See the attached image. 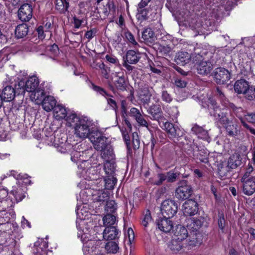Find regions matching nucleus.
Masks as SVG:
<instances>
[{
    "label": "nucleus",
    "mask_w": 255,
    "mask_h": 255,
    "mask_svg": "<svg viewBox=\"0 0 255 255\" xmlns=\"http://www.w3.org/2000/svg\"><path fill=\"white\" fill-rule=\"evenodd\" d=\"M232 169L228 163L222 164L218 167V174L221 178H226L230 175V172Z\"/></svg>",
    "instance_id": "8fccbe9b"
},
{
    "label": "nucleus",
    "mask_w": 255,
    "mask_h": 255,
    "mask_svg": "<svg viewBox=\"0 0 255 255\" xmlns=\"http://www.w3.org/2000/svg\"><path fill=\"white\" fill-rule=\"evenodd\" d=\"M105 98L107 100V104L109 106L110 109L114 111L117 113L118 111V106L114 96L109 93L108 96H106Z\"/></svg>",
    "instance_id": "de8ad7c7"
},
{
    "label": "nucleus",
    "mask_w": 255,
    "mask_h": 255,
    "mask_svg": "<svg viewBox=\"0 0 255 255\" xmlns=\"http://www.w3.org/2000/svg\"><path fill=\"white\" fill-rule=\"evenodd\" d=\"M255 168V166L253 163H252V161L249 160L248 164L244 168L245 171L241 178H250Z\"/></svg>",
    "instance_id": "052dcab7"
},
{
    "label": "nucleus",
    "mask_w": 255,
    "mask_h": 255,
    "mask_svg": "<svg viewBox=\"0 0 255 255\" xmlns=\"http://www.w3.org/2000/svg\"><path fill=\"white\" fill-rule=\"evenodd\" d=\"M96 242L93 240H88L83 243V250L87 255H92L96 249Z\"/></svg>",
    "instance_id": "c9c22d12"
},
{
    "label": "nucleus",
    "mask_w": 255,
    "mask_h": 255,
    "mask_svg": "<svg viewBox=\"0 0 255 255\" xmlns=\"http://www.w3.org/2000/svg\"><path fill=\"white\" fill-rule=\"evenodd\" d=\"M151 96V94L148 89H143L140 92L138 96L139 100L144 107L149 106Z\"/></svg>",
    "instance_id": "f704fd0d"
},
{
    "label": "nucleus",
    "mask_w": 255,
    "mask_h": 255,
    "mask_svg": "<svg viewBox=\"0 0 255 255\" xmlns=\"http://www.w3.org/2000/svg\"><path fill=\"white\" fill-rule=\"evenodd\" d=\"M209 153L206 149L198 148L197 153H193V156L200 162L205 164H209Z\"/></svg>",
    "instance_id": "473e14b6"
},
{
    "label": "nucleus",
    "mask_w": 255,
    "mask_h": 255,
    "mask_svg": "<svg viewBox=\"0 0 255 255\" xmlns=\"http://www.w3.org/2000/svg\"><path fill=\"white\" fill-rule=\"evenodd\" d=\"M170 219L163 216L159 218L156 224L158 229L163 232L169 233L173 229V223Z\"/></svg>",
    "instance_id": "6ab92c4d"
},
{
    "label": "nucleus",
    "mask_w": 255,
    "mask_h": 255,
    "mask_svg": "<svg viewBox=\"0 0 255 255\" xmlns=\"http://www.w3.org/2000/svg\"><path fill=\"white\" fill-rule=\"evenodd\" d=\"M218 225L220 232L222 234L225 233L226 221L224 214L222 211H219L218 213Z\"/></svg>",
    "instance_id": "37998d69"
},
{
    "label": "nucleus",
    "mask_w": 255,
    "mask_h": 255,
    "mask_svg": "<svg viewBox=\"0 0 255 255\" xmlns=\"http://www.w3.org/2000/svg\"><path fill=\"white\" fill-rule=\"evenodd\" d=\"M114 86L119 92H129V95L127 98L131 102L134 100V90L132 87H129L128 81L126 80L125 76L119 77L117 80L114 82Z\"/></svg>",
    "instance_id": "0eeeda50"
},
{
    "label": "nucleus",
    "mask_w": 255,
    "mask_h": 255,
    "mask_svg": "<svg viewBox=\"0 0 255 255\" xmlns=\"http://www.w3.org/2000/svg\"><path fill=\"white\" fill-rule=\"evenodd\" d=\"M53 110V113H54V116L57 119L60 120L62 117H63L64 115V108L62 106L60 105H56L54 108Z\"/></svg>",
    "instance_id": "680f3d73"
},
{
    "label": "nucleus",
    "mask_w": 255,
    "mask_h": 255,
    "mask_svg": "<svg viewBox=\"0 0 255 255\" xmlns=\"http://www.w3.org/2000/svg\"><path fill=\"white\" fill-rule=\"evenodd\" d=\"M166 177L165 173H158L156 178H150L148 182L152 185L160 186L166 181Z\"/></svg>",
    "instance_id": "79ce46f5"
},
{
    "label": "nucleus",
    "mask_w": 255,
    "mask_h": 255,
    "mask_svg": "<svg viewBox=\"0 0 255 255\" xmlns=\"http://www.w3.org/2000/svg\"><path fill=\"white\" fill-rule=\"evenodd\" d=\"M241 73L245 77L249 78L253 75V71L250 64L246 63L241 68Z\"/></svg>",
    "instance_id": "4d7b16f0"
},
{
    "label": "nucleus",
    "mask_w": 255,
    "mask_h": 255,
    "mask_svg": "<svg viewBox=\"0 0 255 255\" xmlns=\"http://www.w3.org/2000/svg\"><path fill=\"white\" fill-rule=\"evenodd\" d=\"M149 9V8H145V7L139 8V6H137V12L136 17L138 21H139L140 23L148 19Z\"/></svg>",
    "instance_id": "4c0bfd02"
},
{
    "label": "nucleus",
    "mask_w": 255,
    "mask_h": 255,
    "mask_svg": "<svg viewBox=\"0 0 255 255\" xmlns=\"http://www.w3.org/2000/svg\"><path fill=\"white\" fill-rule=\"evenodd\" d=\"M41 104L44 110L46 112H50L55 107L56 101L53 97L47 96L44 98Z\"/></svg>",
    "instance_id": "c756f323"
},
{
    "label": "nucleus",
    "mask_w": 255,
    "mask_h": 255,
    "mask_svg": "<svg viewBox=\"0 0 255 255\" xmlns=\"http://www.w3.org/2000/svg\"><path fill=\"white\" fill-rule=\"evenodd\" d=\"M204 222L203 218L193 217L188 221L187 228L190 232L194 233L200 232V229L202 227Z\"/></svg>",
    "instance_id": "412c9836"
},
{
    "label": "nucleus",
    "mask_w": 255,
    "mask_h": 255,
    "mask_svg": "<svg viewBox=\"0 0 255 255\" xmlns=\"http://www.w3.org/2000/svg\"><path fill=\"white\" fill-rule=\"evenodd\" d=\"M30 98L33 101H34L37 104H41L44 99V92L43 90L38 88L35 91L31 92Z\"/></svg>",
    "instance_id": "e433bc0d"
},
{
    "label": "nucleus",
    "mask_w": 255,
    "mask_h": 255,
    "mask_svg": "<svg viewBox=\"0 0 255 255\" xmlns=\"http://www.w3.org/2000/svg\"><path fill=\"white\" fill-rule=\"evenodd\" d=\"M242 126L244 128L249 130L255 135V129L250 126L247 123L255 124V112L247 113L244 117H238Z\"/></svg>",
    "instance_id": "ddd939ff"
},
{
    "label": "nucleus",
    "mask_w": 255,
    "mask_h": 255,
    "mask_svg": "<svg viewBox=\"0 0 255 255\" xmlns=\"http://www.w3.org/2000/svg\"><path fill=\"white\" fill-rule=\"evenodd\" d=\"M154 36V32L150 28H147L142 33V37L144 40H149Z\"/></svg>",
    "instance_id": "69168bd1"
},
{
    "label": "nucleus",
    "mask_w": 255,
    "mask_h": 255,
    "mask_svg": "<svg viewBox=\"0 0 255 255\" xmlns=\"http://www.w3.org/2000/svg\"><path fill=\"white\" fill-rule=\"evenodd\" d=\"M28 32V27L26 24L22 23L17 26L15 29V36L21 38L25 36Z\"/></svg>",
    "instance_id": "a19ab883"
},
{
    "label": "nucleus",
    "mask_w": 255,
    "mask_h": 255,
    "mask_svg": "<svg viewBox=\"0 0 255 255\" xmlns=\"http://www.w3.org/2000/svg\"><path fill=\"white\" fill-rule=\"evenodd\" d=\"M117 205L114 200H111L107 202L105 210L107 214H114L116 212Z\"/></svg>",
    "instance_id": "bf43d9fd"
},
{
    "label": "nucleus",
    "mask_w": 255,
    "mask_h": 255,
    "mask_svg": "<svg viewBox=\"0 0 255 255\" xmlns=\"http://www.w3.org/2000/svg\"><path fill=\"white\" fill-rule=\"evenodd\" d=\"M39 80L36 76H32L25 82L24 80L19 81L15 84L17 95H23L25 92H33L38 89Z\"/></svg>",
    "instance_id": "f03ea898"
},
{
    "label": "nucleus",
    "mask_w": 255,
    "mask_h": 255,
    "mask_svg": "<svg viewBox=\"0 0 255 255\" xmlns=\"http://www.w3.org/2000/svg\"><path fill=\"white\" fill-rule=\"evenodd\" d=\"M121 117L124 124L126 125L130 131L132 129V125L128 119V114L127 113V103L125 100L121 101Z\"/></svg>",
    "instance_id": "cd10ccee"
},
{
    "label": "nucleus",
    "mask_w": 255,
    "mask_h": 255,
    "mask_svg": "<svg viewBox=\"0 0 255 255\" xmlns=\"http://www.w3.org/2000/svg\"><path fill=\"white\" fill-rule=\"evenodd\" d=\"M217 96L221 101L222 106L225 107L232 109L233 111H236L237 110H241V108L237 107L235 105L232 103H231L226 97L224 94L222 92V90L217 87L216 89Z\"/></svg>",
    "instance_id": "393cba45"
},
{
    "label": "nucleus",
    "mask_w": 255,
    "mask_h": 255,
    "mask_svg": "<svg viewBox=\"0 0 255 255\" xmlns=\"http://www.w3.org/2000/svg\"><path fill=\"white\" fill-rule=\"evenodd\" d=\"M18 16L22 21H29L32 16V8L28 3L22 4L18 9Z\"/></svg>",
    "instance_id": "dca6fc26"
},
{
    "label": "nucleus",
    "mask_w": 255,
    "mask_h": 255,
    "mask_svg": "<svg viewBox=\"0 0 255 255\" xmlns=\"http://www.w3.org/2000/svg\"><path fill=\"white\" fill-rule=\"evenodd\" d=\"M104 224L106 227H113L116 221V217L112 214H107L103 219Z\"/></svg>",
    "instance_id": "5fc2aeb1"
},
{
    "label": "nucleus",
    "mask_w": 255,
    "mask_h": 255,
    "mask_svg": "<svg viewBox=\"0 0 255 255\" xmlns=\"http://www.w3.org/2000/svg\"><path fill=\"white\" fill-rule=\"evenodd\" d=\"M105 7H107L109 13L114 15L116 11V6L113 0H109L107 3L105 5Z\"/></svg>",
    "instance_id": "774afa93"
},
{
    "label": "nucleus",
    "mask_w": 255,
    "mask_h": 255,
    "mask_svg": "<svg viewBox=\"0 0 255 255\" xmlns=\"http://www.w3.org/2000/svg\"><path fill=\"white\" fill-rule=\"evenodd\" d=\"M166 112L173 121L177 119L179 115L177 107L174 106L167 107Z\"/></svg>",
    "instance_id": "864d4df0"
},
{
    "label": "nucleus",
    "mask_w": 255,
    "mask_h": 255,
    "mask_svg": "<svg viewBox=\"0 0 255 255\" xmlns=\"http://www.w3.org/2000/svg\"><path fill=\"white\" fill-rule=\"evenodd\" d=\"M101 157L105 160L104 163L110 162L114 164V167H116L115 161L113 160L115 157L113 149L110 144L106 146L102 150H100Z\"/></svg>",
    "instance_id": "a211bd4d"
},
{
    "label": "nucleus",
    "mask_w": 255,
    "mask_h": 255,
    "mask_svg": "<svg viewBox=\"0 0 255 255\" xmlns=\"http://www.w3.org/2000/svg\"><path fill=\"white\" fill-rule=\"evenodd\" d=\"M199 205L197 201L193 199H188L183 204L184 214L187 216H194L198 212Z\"/></svg>",
    "instance_id": "2eb2a0df"
},
{
    "label": "nucleus",
    "mask_w": 255,
    "mask_h": 255,
    "mask_svg": "<svg viewBox=\"0 0 255 255\" xmlns=\"http://www.w3.org/2000/svg\"><path fill=\"white\" fill-rule=\"evenodd\" d=\"M166 181L168 183H173L176 181L180 175V172L176 168L171 169L168 172H165Z\"/></svg>",
    "instance_id": "ea45409f"
},
{
    "label": "nucleus",
    "mask_w": 255,
    "mask_h": 255,
    "mask_svg": "<svg viewBox=\"0 0 255 255\" xmlns=\"http://www.w3.org/2000/svg\"><path fill=\"white\" fill-rule=\"evenodd\" d=\"M250 85L249 82L246 80L241 78L237 80L234 86V90L238 94H243L246 92Z\"/></svg>",
    "instance_id": "bb28decb"
},
{
    "label": "nucleus",
    "mask_w": 255,
    "mask_h": 255,
    "mask_svg": "<svg viewBox=\"0 0 255 255\" xmlns=\"http://www.w3.org/2000/svg\"><path fill=\"white\" fill-rule=\"evenodd\" d=\"M208 109L213 110V112H211V114L214 113V112H216V110H217V109L221 108L213 97H209L208 98Z\"/></svg>",
    "instance_id": "e2e57ef3"
},
{
    "label": "nucleus",
    "mask_w": 255,
    "mask_h": 255,
    "mask_svg": "<svg viewBox=\"0 0 255 255\" xmlns=\"http://www.w3.org/2000/svg\"><path fill=\"white\" fill-rule=\"evenodd\" d=\"M65 125L74 128L77 137L86 138L90 134V122L87 117L80 118L73 111L65 107Z\"/></svg>",
    "instance_id": "f257e3e1"
},
{
    "label": "nucleus",
    "mask_w": 255,
    "mask_h": 255,
    "mask_svg": "<svg viewBox=\"0 0 255 255\" xmlns=\"http://www.w3.org/2000/svg\"><path fill=\"white\" fill-rule=\"evenodd\" d=\"M178 203L172 199H166L161 203V212L164 217L172 218L178 211Z\"/></svg>",
    "instance_id": "423d86ee"
},
{
    "label": "nucleus",
    "mask_w": 255,
    "mask_h": 255,
    "mask_svg": "<svg viewBox=\"0 0 255 255\" xmlns=\"http://www.w3.org/2000/svg\"><path fill=\"white\" fill-rule=\"evenodd\" d=\"M128 116L133 118L138 124L141 126L148 127V124L141 114L139 110L132 107L130 109Z\"/></svg>",
    "instance_id": "4be33fe9"
},
{
    "label": "nucleus",
    "mask_w": 255,
    "mask_h": 255,
    "mask_svg": "<svg viewBox=\"0 0 255 255\" xmlns=\"http://www.w3.org/2000/svg\"><path fill=\"white\" fill-rule=\"evenodd\" d=\"M173 237L180 240L184 241L188 236V233L187 229L181 225L176 226L175 230L173 231Z\"/></svg>",
    "instance_id": "7c9ffc66"
},
{
    "label": "nucleus",
    "mask_w": 255,
    "mask_h": 255,
    "mask_svg": "<svg viewBox=\"0 0 255 255\" xmlns=\"http://www.w3.org/2000/svg\"><path fill=\"white\" fill-rule=\"evenodd\" d=\"M191 60V54L185 51H179L176 53L174 61L177 65L180 66H185L186 64L189 63Z\"/></svg>",
    "instance_id": "a878e982"
},
{
    "label": "nucleus",
    "mask_w": 255,
    "mask_h": 255,
    "mask_svg": "<svg viewBox=\"0 0 255 255\" xmlns=\"http://www.w3.org/2000/svg\"><path fill=\"white\" fill-rule=\"evenodd\" d=\"M141 58V54L138 51L128 50L127 51L125 56L123 57V60L126 61L130 64H136Z\"/></svg>",
    "instance_id": "b1692460"
},
{
    "label": "nucleus",
    "mask_w": 255,
    "mask_h": 255,
    "mask_svg": "<svg viewBox=\"0 0 255 255\" xmlns=\"http://www.w3.org/2000/svg\"><path fill=\"white\" fill-rule=\"evenodd\" d=\"M242 160L241 155L239 153H235L230 156L227 163L230 167V168L234 169L242 164Z\"/></svg>",
    "instance_id": "2f4dec72"
},
{
    "label": "nucleus",
    "mask_w": 255,
    "mask_h": 255,
    "mask_svg": "<svg viewBox=\"0 0 255 255\" xmlns=\"http://www.w3.org/2000/svg\"><path fill=\"white\" fill-rule=\"evenodd\" d=\"M88 137L93 142L94 148L97 151L102 150L106 146L110 144L108 138L99 131L90 132Z\"/></svg>",
    "instance_id": "1a4fd4ad"
},
{
    "label": "nucleus",
    "mask_w": 255,
    "mask_h": 255,
    "mask_svg": "<svg viewBox=\"0 0 255 255\" xmlns=\"http://www.w3.org/2000/svg\"><path fill=\"white\" fill-rule=\"evenodd\" d=\"M232 109L225 107L223 108L217 109L216 112L211 113V116L218 120V123L222 126L229 124L233 121V116L232 115Z\"/></svg>",
    "instance_id": "39448f33"
},
{
    "label": "nucleus",
    "mask_w": 255,
    "mask_h": 255,
    "mask_svg": "<svg viewBox=\"0 0 255 255\" xmlns=\"http://www.w3.org/2000/svg\"><path fill=\"white\" fill-rule=\"evenodd\" d=\"M10 194L14 196L16 202L21 201L25 197L24 191L19 186L13 188Z\"/></svg>",
    "instance_id": "c03bdc74"
},
{
    "label": "nucleus",
    "mask_w": 255,
    "mask_h": 255,
    "mask_svg": "<svg viewBox=\"0 0 255 255\" xmlns=\"http://www.w3.org/2000/svg\"><path fill=\"white\" fill-rule=\"evenodd\" d=\"M38 47L40 50L44 51V53H42L41 55H46L53 59L55 58L59 54L58 46L55 44L48 46L40 45Z\"/></svg>",
    "instance_id": "aec40b11"
},
{
    "label": "nucleus",
    "mask_w": 255,
    "mask_h": 255,
    "mask_svg": "<svg viewBox=\"0 0 255 255\" xmlns=\"http://www.w3.org/2000/svg\"><path fill=\"white\" fill-rule=\"evenodd\" d=\"M63 136L62 134L60 135H57L55 137L54 141V145L57 150L61 153H63V149L64 147V142L63 139Z\"/></svg>",
    "instance_id": "13d9d810"
},
{
    "label": "nucleus",
    "mask_w": 255,
    "mask_h": 255,
    "mask_svg": "<svg viewBox=\"0 0 255 255\" xmlns=\"http://www.w3.org/2000/svg\"><path fill=\"white\" fill-rule=\"evenodd\" d=\"M141 224L144 228L147 227L149 223L151 222L152 221L151 212L149 209H146L143 211L142 218L141 219Z\"/></svg>",
    "instance_id": "09e8293b"
},
{
    "label": "nucleus",
    "mask_w": 255,
    "mask_h": 255,
    "mask_svg": "<svg viewBox=\"0 0 255 255\" xmlns=\"http://www.w3.org/2000/svg\"><path fill=\"white\" fill-rule=\"evenodd\" d=\"M124 35L130 47L135 48L139 47V44L135 39L134 35L128 29L124 32Z\"/></svg>",
    "instance_id": "a18cd8bd"
},
{
    "label": "nucleus",
    "mask_w": 255,
    "mask_h": 255,
    "mask_svg": "<svg viewBox=\"0 0 255 255\" xmlns=\"http://www.w3.org/2000/svg\"><path fill=\"white\" fill-rule=\"evenodd\" d=\"M90 88L96 93L97 95L102 96L104 98L108 96V92L104 88L96 85L94 83L91 82Z\"/></svg>",
    "instance_id": "3c124183"
},
{
    "label": "nucleus",
    "mask_w": 255,
    "mask_h": 255,
    "mask_svg": "<svg viewBox=\"0 0 255 255\" xmlns=\"http://www.w3.org/2000/svg\"><path fill=\"white\" fill-rule=\"evenodd\" d=\"M193 189L187 180H182L175 191L176 197L181 200L188 199L193 193Z\"/></svg>",
    "instance_id": "6e6552de"
},
{
    "label": "nucleus",
    "mask_w": 255,
    "mask_h": 255,
    "mask_svg": "<svg viewBox=\"0 0 255 255\" xmlns=\"http://www.w3.org/2000/svg\"><path fill=\"white\" fill-rule=\"evenodd\" d=\"M242 191L247 196L252 195L255 192V175L250 178H241Z\"/></svg>",
    "instance_id": "f8f14e48"
},
{
    "label": "nucleus",
    "mask_w": 255,
    "mask_h": 255,
    "mask_svg": "<svg viewBox=\"0 0 255 255\" xmlns=\"http://www.w3.org/2000/svg\"><path fill=\"white\" fill-rule=\"evenodd\" d=\"M147 112L150 118L152 120L157 121L158 123L161 120H164L163 113L159 104H152L148 107Z\"/></svg>",
    "instance_id": "4468645a"
},
{
    "label": "nucleus",
    "mask_w": 255,
    "mask_h": 255,
    "mask_svg": "<svg viewBox=\"0 0 255 255\" xmlns=\"http://www.w3.org/2000/svg\"><path fill=\"white\" fill-rule=\"evenodd\" d=\"M188 239L185 244V249L187 252L191 250H196L203 243V236L201 232L194 233L190 232Z\"/></svg>",
    "instance_id": "9d476101"
},
{
    "label": "nucleus",
    "mask_w": 255,
    "mask_h": 255,
    "mask_svg": "<svg viewBox=\"0 0 255 255\" xmlns=\"http://www.w3.org/2000/svg\"><path fill=\"white\" fill-rule=\"evenodd\" d=\"M121 232L116 227H107L103 232V238L106 241L118 240Z\"/></svg>",
    "instance_id": "f3484780"
},
{
    "label": "nucleus",
    "mask_w": 255,
    "mask_h": 255,
    "mask_svg": "<svg viewBox=\"0 0 255 255\" xmlns=\"http://www.w3.org/2000/svg\"><path fill=\"white\" fill-rule=\"evenodd\" d=\"M132 146L134 150H136L139 148L140 145V140L138 135L136 132H134L132 133Z\"/></svg>",
    "instance_id": "0e129e2a"
},
{
    "label": "nucleus",
    "mask_w": 255,
    "mask_h": 255,
    "mask_svg": "<svg viewBox=\"0 0 255 255\" xmlns=\"http://www.w3.org/2000/svg\"><path fill=\"white\" fill-rule=\"evenodd\" d=\"M225 128L227 134L232 137H235L238 134L236 125H234L233 121L229 124L223 126Z\"/></svg>",
    "instance_id": "49530a36"
},
{
    "label": "nucleus",
    "mask_w": 255,
    "mask_h": 255,
    "mask_svg": "<svg viewBox=\"0 0 255 255\" xmlns=\"http://www.w3.org/2000/svg\"><path fill=\"white\" fill-rule=\"evenodd\" d=\"M244 98L250 101L255 100V86L251 85L249 86L248 89L243 95Z\"/></svg>",
    "instance_id": "6e6d98bb"
},
{
    "label": "nucleus",
    "mask_w": 255,
    "mask_h": 255,
    "mask_svg": "<svg viewBox=\"0 0 255 255\" xmlns=\"http://www.w3.org/2000/svg\"><path fill=\"white\" fill-rule=\"evenodd\" d=\"M106 250L110 253L115 254L119 250L118 241H109L105 245Z\"/></svg>",
    "instance_id": "603ef678"
},
{
    "label": "nucleus",
    "mask_w": 255,
    "mask_h": 255,
    "mask_svg": "<svg viewBox=\"0 0 255 255\" xmlns=\"http://www.w3.org/2000/svg\"><path fill=\"white\" fill-rule=\"evenodd\" d=\"M116 167H114V163L109 162L104 164V169L105 172L104 176L105 188L106 189H113L117 182L115 173Z\"/></svg>",
    "instance_id": "20e7f679"
},
{
    "label": "nucleus",
    "mask_w": 255,
    "mask_h": 255,
    "mask_svg": "<svg viewBox=\"0 0 255 255\" xmlns=\"http://www.w3.org/2000/svg\"><path fill=\"white\" fill-rule=\"evenodd\" d=\"M214 77L218 84H225L231 79V73L226 69L219 67L214 71Z\"/></svg>",
    "instance_id": "9b49d317"
},
{
    "label": "nucleus",
    "mask_w": 255,
    "mask_h": 255,
    "mask_svg": "<svg viewBox=\"0 0 255 255\" xmlns=\"http://www.w3.org/2000/svg\"><path fill=\"white\" fill-rule=\"evenodd\" d=\"M155 136L156 138L159 140V142L164 143L166 139V134L161 130L158 129L155 131Z\"/></svg>",
    "instance_id": "338daca9"
},
{
    "label": "nucleus",
    "mask_w": 255,
    "mask_h": 255,
    "mask_svg": "<svg viewBox=\"0 0 255 255\" xmlns=\"http://www.w3.org/2000/svg\"><path fill=\"white\" fill-rule=\"evenodd\" d=\"M212 69L213 67L211 63L207 61L201 62L197 67L198 73L201 75H207L209 74Z\"/></svg>",
    "instance_id": "72a5a7b5"
},
{
    "label": "nucleus",
    "mask_w": 255,
    "mask_h": 255,
    "mask_svg": "<svg viewBox=\"0 0 255 255\" xmlns=\"http://www.w3.org/2000/svg\"><path fill=\"white\" fill-rule=\"evenodd\" d=\"M191 129L192 132L199 138L206 140L209 137L208 131L197 124L194 125Z\"/></svg>",
    "instance_id": "58836bf2"
},
{
    "label": "nucleus",
    "mask_w": 255,
    "mask_h": 255,
    "mask_svg": "<svg viewBox=\"0 0 255 255\" xmlns=\"http://www.w3.org/2000/svg\"><path fill=\"white\" fill-rule=\"evenodd\" d=\"M184 241L173 237L169 244V248L175 253L179 252H187V250L185 248V244L184 243Z\"/></svg>",
    "instance_id": "5701e85b"
},
{
    "label": "nucleus",
    "mask_w": 255,
    "mask_h": 255,
    "mask_svg": "<svg viewBox=\"0 0 255 255\" xmlns=\"http://www.w3.org/2000/svg\"><path fill=\"white\" fill-rule=\"evenodd\" d=\"M158 124L162 129L166 131L169 138L174 142L178 141L182 137H183V132L178 127L167 121L165 117L164 120H161Z\"/></svg>",
    "instance_id": "7ed1b4c3"
},
{
    "label": "nucleus",
    "mask_w": 255,
    "mask_h": 255,
    "mask_svg": "<svg viewBox=\"0 0 255 255\" xmlns=\"http://www.w3.org/2000/svg\"><path fill=\"white\" fill-rule=\"evenodd\" d=\"M17 95L15 86L13 88L11 86H6L3 89L1 96L3 101H10L13 99L15 95Z\"/></svg>",
    "instance_id": "c85d7f7f"
}]
</instances>
